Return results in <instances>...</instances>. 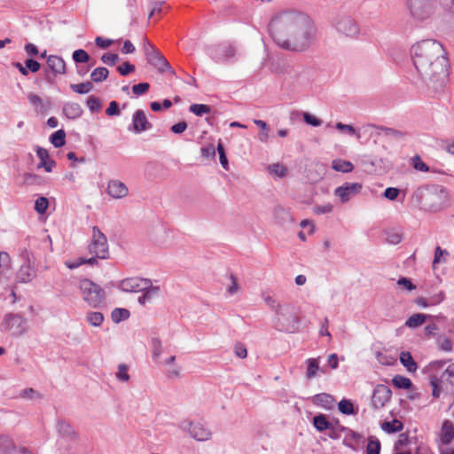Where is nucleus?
<instances>
[{
	"mask_svg": "<svg viewBox=\"0 0 454 454\" xmlns=\"http://www.w3.org/2000/svg\"><path fill=\"white\" fill-rule=\"evenodd\" d=\"M72 58L76 64H84L90 61V56L82 49L75 50L73 52Z\"/></svg>",
	"mask_w": 454,
	"mask_h": 454,
	"instance_id": "obj_45",
	"label": "nucleus"
},
{
	"mask_svg": "<svg viewBox=\"0 0 454 454\" xmlns=\"http://www.w3.org/2000/svg\"><path fill=\"white\" fill-rule=\"evenodd\" d=\"M152 128L153 125L150 121H148L143 110L138 109L134 112L132 115L131 127L129 128V130H131L137 134H140L144 131L151 129Z\"/></svg>",
	"mask_w": 454,
	"mask_h": 454,
	"instance_id": "obj_14",
	"label": "nucleus"
},
{
	"mask_svg": "<svg viewBox=\"0 0 454 454\" xmlns=\"http://www.w3.org/2000/svg\"><path fill=\"white\" fill-rule=\"evenodd\" d=\"M143 50L145 56V59H149L158 51H160L152 43H150L147 39L144 40Z\"/></svg>",
	"mask_w": 454,
	"mask_h": 454,
	"instance_id": "obj_56",
	"label": "nucleus"
},
{
	"mask_svg": "<svg viewBox=\"0 0 454 454\" xmlns=\"http://www.w3.org/2000/svg\"><path fill=\"white\" fill-rule=\"evenodd\" d=\"M49 207V200L44 196L38 197L35 201V210L39 215H43L46 213Z\"/></svg>",
	"mask_w": 454,
	"mask_h": 454,
	"instance_id": "obj_48",
	"label": "nucleus"
},
{
	"mask_svg": "<svg viewBox=\"0 0 454 454\" xmlns=\"http://www.w3.org/2000/svg\"><path fill=\"white\" fill-rule=\"evenodd\" d=\"M87 322L95 327H98L104 321V315L98 311H90L86 315Z\"/></svg>",
	"mask_w": 454,
	"mask_h": 454,
	"instance_id": "obj_42",
	"label": "nucleus"
},
{
	"mask_svg": "<svg viewBox=\"0 0 454 454\" xmlns=\"http://www.w3.org/2000/svg\"><path fill=\"white\" fill-rule=\"evenodd\" d=\"M107 193L114 199H122L129 193L126 184L119 180H111L107 185Z\"/></svg>",
	"mask_w": 454,
	"mask_h": 454,
	"instance_id": "obj_18",
	"label": "nucleus"
},
{
	"mask_svg": "<svg viewBox=\"0 0 454 454\" xmlns=\"http://www.w3.org/2000/svg\"><path fill=\"white\" fill-rule=\"evenodd\" d=\"M385 234H386V241L391 245H397L403 239L402 234L398 231H395V230L386 231Z\"/></svg>",
	"mask_w": 454,
	"mask_h": 454,
	"instance_id": "obj_51",
	"label": "nucleus"
},
{
	"mask_svg": "<svg viewBox=\"0 0 454 454\" xmlns=\"http://www.w3.org/2000/svg\"><path fill=\"white\" fill-rule=\"evenodd\" d=\"M443 380L442 377H437L435 375H430L429 383L432 387V396L435 399H438L442 392V383Z\"/></svg>",
	"mask_w": 454,
	"mask_h": 454,
	"instance_id": "obj_31",
	"label": "nucleus"
},
{
	"mask_svg": "<svg viewBox=\"0 0 454 454\" xmlns=\"http://www.w3.org/2000/svg\"><path fill=\"white\" fill-rule=\"evenodd\" d=\"M273 215H274L275 220L279 224H286L288 223H292L294 221L289 209H286L280 206H278L274 208Z\"/></svg>",
	"mask_w": 454,
	"mask_h": 454,
	"instance_id": "obj_23",
	"label": "nucleus"
},
{
	"mask_svg": "<svg viewBox=\"0 0 454 454\" xmlns=\"http://www.w3.org/2000/svg\"><path fill=\"white\" fill-rule=\"evenodd\" d=\"M268 29L273 41L290 51H304L317 39V27L310 17L294 10L274 16Z\"/></svg>",
	"mask_w": 454,
	"mask_h": 454,
	"instance_id": "obj_1",
	"label": "nucleus"
},
{
	"mask_svg": "<svg viewBox=\"0 0 454 454\" xmlns=\"http://www.w3.org/2000/svg\"><path fill=\"white\" fill-rule=\"evenodd\" d=\"M334 402L333 396L327 393H320L313 396V403L325 409H331Z\"/></svg>",
	"mask_w": 454,
	"mask_h": 454,
	"instance_id": "obj_25",
	"label": "nucleus"
},
{
	"mask_svg": "<svg viewBox=\"0 0 454 454\" xmlns=\"http://www.w3.org/2000/svg\"><path fill=\"white\" fill-rule=\"evenodd\" d=\"M27 98L33 106H40V108H39L40 113H45L51 107L50 101L47 100L46 102H43V99L38 95L31 93L28 95Z\"/></svg>",
	"mask_w": 454,
	"mask_h": 454,
	"instance_id": "obj_36",
	"label": "nucleus"
},
{
	"mask_svg": "<svg viewBox=\"0 0 454 454\" xmlns=\"http://www.w3.org/2000/svg\"><path fill=\"white\" fill-rule=\"evenodd\" d=\"M269 169L270 170L271 173L275 174L279 177H284L287 174L286 168L279 163L270 165L269 167Z\"/></svg>",
	"mask_w": 454,
	"mask_h": 454,
	"instance_id": "obj_60",
	"label": "nucleus"
},
{
	"mask_svg": "<svg viewBox=\"0 0 454 454\" xmlns=\"http://www.w3.org/2000/svg\"><path fill=\"white\" fill-rule=\"evenodd\" d=\"M392 384L393 386L397 389H411L412 387V381L404 376L402 375H395L392 379Z\"/></svg>",
	"mask_w": 454,
	"mask_h": 454,
	"instance_id": "obj_34",
	"label": "nucleus"
},
{
	"mask_svg": "<svg viewBox=\"0 0 454 454\" xmlns=\"http://www.w3.org/2000/svg\"><path fill=\"white\" fill-rule=\"evenodd\" d=\"M334 26L338 32L347 36H355L359 32L356 22L349 16L339 15L335 19Z\"/></svg>",
	"mask_w": 454,
	"mask_h": 454,
	"instance_id": "obj_9",
	"label": "nucleus"
},
{
	"mask_svg": "<svg viewBox=\"0 0 454 454\" xmlns=\"http://www.w3.org/2000/svg\"><path fill=\"white\" fill-rule=\"evenodd\" d=\"M26 319L20 314L8 313L1 325L2 331H10L13 335H21L26 331Z\"/></svg>",
	"mask_w": 454,
	"mask_h": 454,
	"instance_id": "obj_7",
	"label": "nucleus"
},
{
	"mask_svg": "<svg viewBox=\"0 0 454 454\" xmlns=\"http://www.w3.org/2000/svg\"><path fill=\"white\" fill-rule=\"evenodd\" d=\"M51 143L56 148L62 147L66 144V132L64 129H59L53 132L50 137Z\"/></svg>",
	"mask_w": 454,
	"mask_h": 454,
	"instance_id": "obj_39",
	"label": "nucleus"
},
{
	"mask_svg": "<svg viewBox=\"0 0 454 454\" xmlns=\"http://www.w3.org/2000/svg\"><path fill=\"white\" fill-rule=\"evenodd\" d=\"M392 396L391 389L383 384H378L372 392V405L373 409L379 410L389 402Z\"/></svg>",
	"mask_w": 454,
	"mask_h": 454,
	"instance_id": "obj_11",
	"label": "nucleus"
},
{
	"mask_svg": "<svg viewBox=\"0 0 454 454\" xmlns=\"http://www.w3.org/2000/svg\"><path fill=\"white\" fill-rule=\"evenodd\" d=\"M58 432L63 435L67 437L74 436L75 433L73 430L72 427L64 420H59L57 424Z\"/></svg>",
	"mask_w": 454,
	"mask_h": 454,
	"instance_id": "obj_46",
	"label": "nucleus"
},
{
	"mask_svg": "<svg viewBox=\"0 0 454 454\" xmlns=\"http://www.w3.org/2000/svg\"><path fill=\"white\" fill-rule=\"evenodd\" d=\"M150 89V83L148 82H139L132 86V91L137 96H141L145 94Z\"/></svg>",
	"mask_w": 454,
	"mask_h": 454,
	"instance_id": "obj_62",
	"label": "nucleus"
},
{
	"mask_svg": "<svg viewBox=\"0 0 454 454\" xmlns=\"http://www.w3.org/2000/svg\"><path fill=\"white\" fill-rule=\"evenodd\" d=\"M151 286V279L143 278H128L120 284V288L127 293H138Z\"/></svg>",
	"mask_w": 454,
	"mask_h": 454,
	"instance_id": "obj_10",
	"label": "nucleus"
},
{
	"mask_svg": "<svg viewBox=\"0 0 454 454\" xmlns=\"http://www.w3.org/2000/svg\"><path fill=\"white\" fill-rule=\"evenodd\" d=\"M411 14L418 20L429 18L434 10V0H407Z\"/></svg>",
	"mask_w": 454,
	"mask_h": 454,
	"instance_id": "obj_6",
	"label": "nucleus"
},
{
	"mask_svg": "<svg viewBox=\"0 0 454 454\" xmlns=\"http://www.w3.org/2000/svg\"><path fill=\"white\" fill-rule=\"evenodd\" d=\"M146 60L151 66L155 67L160 74H163L168 71L172 74H176L175 70L172 68L167 59L161 54L160 51H158Z\"/></svg>",
	"mask_w": 454,
	"mask_h": 454,
	"instance_id": "obj_16",
	"label": "nucleus"
},
{
	"mask_svg": "<svg viewBox=\"0 0 454 454\" xmlns=\"http://www.w3.org/2000/svg\"><path fill=\"white\" fill-rule=\"evenodd\" d=\"M381 449L380 442L375 436H370L366 446V454H380Z\"/></svg>",
	"mask_w": 454,
	"mask_h": 454,
	"instance_id": "obj_44",
	"label": "nucleus"
},
{
	"mask_svg": "<svg viewBox=\"0 0 454 454\" xmlns=\"http://www.w3.org/2000/svg\"><path fill=\"white\" fill-rule=\"evenodd\" d=\"M332 168L338 172L349 173L353 170L354 166L348 160L337 159L333 160Z\"/></svg>",
	"mask_w": 454,
	"mask_h": 454,
	"instance_id": "obj_32",
	"label": "nucleus"
},
{
	"mask_svg": "<svg viewBox=\"0 0 454 454\" xmlns=\"http://www.w3.org/2000/svg\"><path fill=\"white\" fill-rule=\"evenodd\" d=\"M116 378L120 381H128L129 380V375L128 373V366L124 364H121L118 366V372L116 373Z\"/></svg>",
	"mask_w": 454,
	"mask_h": 454,
	"instance_id": "obj_64",
	"label": "nucleus"
},
{
	"mask_svg": "<svg viewBox=\"0 0 454 454\" xmlns=\"http://www.w3.org/2000/svg\"><path fill=\"white\" fill-rule=\"evenodd\" d=\"M119 60V55L107 52L101 56V61L108 66H114Z\"/></svg>",
	"mask_w": 454,
	"mask_h": 454,
	"instance_id": "obj_59",
	"label": "nucleus"
},
{
	"mask_svg": "<svg viewBox=\"0 0 454 454\" xmlns=\"http://www.w3.org/2000/svg\"><path fill=\"white\" fill-rule=\"evenodd\" d=\"M400 363L407 369L409 372H415L418 369L417 363L408 351H403L400 355Z\"/></svg>",
	"mask_w": 454,
	"mask_h": 454,
	"instance_id": "obj_29",
	"label": "nucleus"
},
{
	"mask_svg": "<svg viewBox=\"0 0 454 454\" xmlns=\"http://www.w3.org/2000/svg\"><path fill=\"white\" fill-rule=\"evenodd\" d=\"M94 86H93V83L92 82H82V83H77V84H74V83H72L70 84V89L75 92V93H78V94H87L89 93L90 91H91L93 90Z\"/></svg>",
	"mask_w": 454,
	"mask_h": 454,
	"instance_id": "obj_43",
	"label": "nucleus"
},
{
	"mask_svg": "<svg viewBox=\"0 0 454 454\" xmlns=\"http://www.w3.org/2000/svg\"><path fill=\"white\" fill-rule=\"evenodd\" d=\"M11 270V257L7 252H0V278H8Z\"/></svg>",
	"mask_w": 454,
	"mask_h": 454,
	"instance_id": "obj_30",
	"label": "nucleus"
},
{
	"mask_svg": "<svg viewBox=\"0 0 454 454\" xmlns=\"http://www.w3.org/2000/svg\"><path fill=\"white\" fill-rule=\"evenodd\" d=\"M441 377L443 382L447 384L446 390L454 395V363L445 369Z\"/></svg>",
	"mask_w": 454,
	"mask_h": 454,
	"instance_id": "obj_26",
	"label": "nucleus"
},
{
	"mask_svg": "<svg viewBox=\"0 0 454 454\" xmlns=\"http://www.w3.org/2000/svg\"><path fill=\"white\" fill-rule=\"evenodd\" d=\"M254 124L256 126H258L259 128L262 129V131H260L259 133V139L262 141V142H266L268 137H269V126L268 124L264 121H262V120H254Z\"/></svg>",
	"mask_w": 454,
	"mask_h": 454,
	"instance_id": "obj_54",
	"label": "nucleus"
},
{
	"mask_svg": "<svg viewBox=\"0 0 454 454\" xmlns=\"http://www.w3.org/2000/svg\"><path fill=\"white\" fill-rule=\"evenodd\" d=\"M264 301L270 307V309L276 312L277 315H284L282 312V306L274 298L271 296H267L264 298Z\"/></svg>",
	"mask_w": 454,
	"mask_h": 454,
	"instance_id": "obj_58",
	"label": "nucleus"
},
{
	"mask_svg": "<svg viewBox=\"0 0 454 454\" xmlns=\"http://www.w3.org/2000/svg\"><path fill=\"white\" fill-rule=\"evenodd\" d=\"M307 372L306 377L310 380L317 375V372L320 370L318 358H309L306 360Z\"/></svg>",
	"mask_w": 454,
	"mask_h": 454,
	"instance_id": "obj_38",
	"label": "nucleus"
},
{
	"mask_svg": "<svg viewBox=\"0 0 454 454\" xmlns=\"http://www.w3.org/2000/svg\"><path fill=\"white\" fill-rule=\"evenodd\" d=\"M34 266L35 263H23L17 273L18 280L22 283L30 282L36 275Z\"/></svg>",
	"mask_w": 454,
	"mask_h": 454,
	"instance_id": "obj_21",
	"label": "nucleus"
},
{
	"mask_svg": "<svg viewBox=\"0 0 454 454\" xmlns=\"http://www.w3.org/2000/svg\"><path fill=\"white\" fill-rule=\"evenodd\" d=\"M79 286L83 294V300L90 307L100 308L106 303V293L98 284L84 278L80 281Z\"/></svg>",
	"mask_w": 454,
	"mask_h": 454,
	"instance_id": "obj_4",
	"label": "nucleus"
},
{
	"mask_svg": "<svg viewBox=\"0 0 454 454\" xmlns=\"http://www.w3.org/2000/svg\"><path fill=\"white\" fill-rule=\"evenodd\" d=\"M411 56L428 90L434 94L443 91L450 74L443 46L436 40H422L411 46Z\"/></svg>",
	"mask_w": 454,
	"mask_h": 454,
	"instance_id": "obj_2",
	"label": "nucleus"
},
{
	"mask_svg": "<svg viewBox=\"0 0 454 454\" xmlns=\"http://www.w3.org/2000/svg\"><path fill=\"white\" fill-rule=\"evenodd\" d=\"M152 347H153V357L154 359H158L162 352V345L161 341L159 338L152 339Z\"/></svg>",
	"mask_w": 454,
	"mask_h": 454,
	"instance_id": "obj_61",
	"label": "nucleus"
},
{
	"mask_svg": "<svg viewBox=\"0 0 454 454\" xmlns=\"http://www.w3.org/2000/svg\"><path fill=\"white\" fill-rule=\"evenodd\" d=\"M312 424L317 431L322 433L333 427V423L327 419L326 415L323 413L317 414L313 417Z\"/></svg>",
	"mask_w": 454,
	"mask_h": 454,
	"instance_id": "obj_24",
	"label": "nucleus"
},
{
	"mask_svg": "<svg viewBox=\"0 0 454 454\" xmlns=\"http://www.w3.org/2000/svg\"><path fill=\"white\" fill-rule=\"evenodd\" d=\"M106 114L107 116H118L121 114L120 106L117 101H111L109 103L108 107L106 110Z\"/></svg>",
	"mask_w": 454,
	"mask_h": 454,
	"instance_id": "obj_63",
	"label": "nucleus"
},
{
	"mask_svg": "<svg viewBox=\"0 0 454 454\" xmlns=\"http://www.w3.org/2000/svg\"><path fill=\"white\" fill-rule=\"evenodd\" d=\"M440 439L442 444L448 445L454 439V425L451 421L446 419L442 425Z\"/></svg>",
	"mask_w": 454,
	"mask_h": 454,
	"instance_id": "obj_22",
	"label": "nucleus"
},
{
	"mask_svg": "<svg viewBox=\"0 0 454 454\" xmlns=\"http://www.w3.org/2000/svg\"><path fill=\"white\" fill-rule=\"evenodd\" d=\"M48 67L52 71L53 74H66V62L65 60L57 55H50L47 58Z\"/></svg>",
	"mask_w": 454,
	"mask_h": 454,
	"instance_id": "obj_19",
	"label": "nucleus"
},
{
	"mask_svg": "<svg viewBox=\"0 0 454 454\" xmlns=\"http://www.w3.org/2000/svg\"><path fill=\"white\" fill-rule=\"evenodd\" d=\"M420 208L427 211H438L447 202V191L440 185L419 187L412 195Z\"/></svg>",
	"mask_w": 454,
	"mask_h": 454,
	"instance_id": "obj_3",
	"label": "nucleus"
},
{
	"mask_svg": "<svg viewBox=\"0 0 454 454\" xmlns=\"http://www.w3.org/2000/svg\"><path fill=\"white\" fill-rule=\"evenodd\" d=\"M35 152L40 162L37 165L38 168H44L46 172H51L56 166V161L50 158L49 153L46 149L36 145Z\"/></svg>",
	"mask_w": 454,
	"mask_h": 454,
	"instance_id": "obj_17",
	"label": "nucleus"
},
{
	"mask_svg": "<svg viewBox=\"0 0 454 454\" xmlns=\"http://www.w3.org/2000/svg\"><path fill=\"white\" fill-rule=\"evenodd\" d=\"M92 240L89 246L90 253L95 254L99 259L108 258V243L106 235L99 230L98 226H94L92 228Z\"/></svg>",
	"mask_w": 454,
	"mask_h": 454,
	"instance_id": "obj_5",
	"label": "nucleus"
},
{
	"mask_svg": "<svg viewBox=\"0 0 454 454\" xmlns=\"http://www.w3.org/2000/svg\"><path fill=\"white\" fill-rule=\"evenodd\" d=\"M83 110L82 106L75 102H67L62 108V114L67 119L74 120L82 116Z\"/></svg>",
	"mask_w": 454,
	"mask_h": 454,
	"instance_id": "obj_20",
	"label": "nucleus"
},
{
	"mask_svg": "<svg viewBox=\"0 0 454 454\" xmlns=\"http://www.w3.org/2000/svg\"><path fill=\"white\" fill-rule=\"evenodd\" d=\"M432 316L422 314V313H416L412 316H411L405 322V325L409 328H416L420 325H422L427 319L431 318Z\"/></svg>",
	"mask_w": 454,
	"mask_h": 454,
	"instance_id": "obj_28",
	"label": "nucleus"
},
{
	"mask_svg": "<svg viewBox=\"0 0 454 454\" xmlns=\"http://www.w3.org/2000/svg\"><path fill=\"white\" fill-rule=\"evenodd\" d=\"M362 438L363 436L359 433L350 429L343 440V444L348 448L355 449L353 443H359Z\"/></svg>",
	"mask_w": 454,
	"mask_h": 454,
	"instance_id": "obj_40",
	"label": "nucleus"
},
{
	"mask_svg": "<svg viewBox=\"0 0 454 454\" xmlns=\"http://www.w3.org/2000/svg\"><path fill=\"white\" fill-rule=\"evenodd\" d=\"M129 316V311L127 309L122 308H115L111 313L112 320L115 324H119L120 322L128 319Z\"/></svg>",
	"mask_w": 454,
	"mask_h": 454,
	"instance_id": "obj_41",
	"label": "nucleus"
},
{
	"mask_svg": "<svg viewBox=\"0 0 454 454\" xmlns=\"http://www.w3.org/2000/svg\"><path fill=\"white\" fill-rule=\"evenodd\" d=\"M0 454H31V452L26 447L16 445L11 437L0 435Z\"/></svg>",
	"mask_w": 454,
	"mask_h": 454,
	"instance_id": "obj_15",
	"label": "nucleus"
},
{
	"mask_svg": "<svg viewBox=\"0 0 454 454\" xmlns=\"http://www.w3.org/2000/svg\"><path fill=\"white\" fill-rule=\"evenodd\" d=\"M216 150H217V153L219 155L220 164L225 170H228L229 169V161L227 159L224 146H223V143L221 142V140L218 142Z\"/></svg>",
	"mask_w": 454,
	"mask_h": 454,
	"instance_id": "obj_52",
	"label": "nucleus"
},
{
	"mask_svg": "<svg viewBox=\"0 0 454 454\" xmlns=\"http://www.w3.org/2000/svg\"><path fill=\"white\" fill-rule=\"evenodd\" d=\"M381 428L387 434L401 432L403 429V424L397 419L392 421H385L381 425Z\"/></svg>",
	"mask_w": 454,
	"mask_h": 454,
	"instance_id": "obj_33",
	"label": "nucleus"
},
{
	"mask_svg": "<svg viewBox=\"0 0 454 454\" xmlns=\"http://www.w3.org/2000/svg\"><path fill=\"white\" fill-rule=\"evenodd\" d=\"M20 397L23 399H43V395L33 387H27L20 391Z\"/></svg>",
	"mask_w": 454,
	"mask_h": 454,
	"instance_id": "obj_49",
	"label": "nucleus"
},
{
	"mask_svg": "<svg viewBox=\"0 0 454 454\" xmlns=\"http://www.w3.org/2000/svg\"><path fill=\"white\" fill-rule=\"evenodd\" d=\"M361 190L362 184L360 183H344L335 189L334 194L340 198L341 202L345 203L358 194Z\"/></svg>",
	"mask_w": 454,
	"mask_h": 454,
	"instance_id": "obj_13",
	"label": "nucleus"
},
{
	"mask_svg": "<svg viewBox=\"0 0 454 454\" xmlns=\"http://www.w3.org/2000/svg\"><path fill=\"white\" fill-rule=\"evenodd\" d=\"M86 105L91 113L98 112L102 106L100 99L93 95L87 98Z\"/></svg>",
	"mask_w": 454,
	"mask_h": 454,
	"instance_id": "obj_53",
	"label": "nucleus"
},
{
	"mask_svg": "<svg viewBox=\"0 0 454 454\" xmlns=\"http://www.w3.org/2000/svg\"><path fill=\"white\" fill-rule=\"evenodd\" d=\"M109 75V70L106 67H99L95 68L90 74V79L94 82H102Z\"/></svg>",
	"mask_w": 454,
	"mask_h": 454,
	"instance_id": "obj_37",
	"label": "nucleus"
},
{
	"mask_svg": "<svg viewBox=\"0 0 454 454\" xmlns=\"http://www.w3.org/2000/svg\"><path fill=\"white\" fill-rule=\"evenodd\" d=\"M338 409L344 415H356L358 412V407H356L351 400L346 398L339 402Z\"/></svg>",
	"mask_w": 454,
	"mask_h": 454,
	"instance_id": "obj_27",
	"label": "nucleus"
},
{
	"mask_svg": "<svg viewBox=\"0 0 454 454\" xmlns=\"http://www.w3.org/2000/svg\"><path fill=\"white\" fill-rule=\"evenodd\" d=\"M136 67L129 61H125L117 67L118 73L122 76L129 75V74L133 73Z\"/></svg>",
	"mask_w": 454,
	"mask_h": 454,
	"instance_id": "obj_55",
	"label": "nucleus"
},
{
	"mask_svg": "<svg viewBox=\"0 0 454 454\" xmlns=\"http://www.w3.org/2000/svg\"><path fill=\"white\" fill-rule=\"evenodd\" d=\"M189 110L197 116H202L209 114L211 112V107L205 104H192L190 106Z\"/></svg>",
	"mask_w": 454,
	"mask_h": 454,
	"instance_id": "obj_47",
	"label": "nucleus"
},
{
	"mask_svg": "<svg viewBox=\"0 0 454 454\" xmlns=\"http://www.w3.org/2000/svg\"><path fill=\"white\" fill-rule=\"evenodd\" d=\"M236 54V47L234 44L224 42L215 47L210 53L211 58L215 62H224L233 58Z\"/></svg>",
	"mask_w": 454,
	"mask_h": 454,
	"instance_id": "obj_12",
	"label": "nucleus"
},
{
	"mask_svg": "<svg viewBox=\"0 0 454 454\" xmlns=\"http://www.w3.org/2000/svg\"><path fill=\"white\" fill-rule=\"evenodd\" d=\"M181 427L188 430L190 436L200 442L207 441L212 436L210 429L200 422L184 421Z\"/></svg>",
	"mask_w": 454,
	"mask_h": 454,
	"instance_id": "obj_8",
	"label": "nucleus"
},
{
	"mask_svg": "<svg viewBox=\"0 0 454 454\" xmlns=\"http://www.w3.org/2000/svg\"><path fill=\"white\" fill-rule=\"evenodd\" d=\"M379 129L383 132L384 136L396 140L402 139L406 135L404 132L392 128L380 127Z\"/></svg>",
	"mask_w": 454,
	"mask_h": 454,
	"instance_id": "obj_50",
	"label": "nucleus"
},
{
	"mask_svg": "<svg viewBox=\"0 0 454 454\" xmlns=\"http://www.w3.org/2000/svg\"><path fill=\"white\" fill-rule=\"evenodd\" d=\"M412 166L416 170H419L421 172H427L429 170V167L421 160L419 155H415L411 159Z\"/></svg>",
	"mask_w": 454,
	"mask_h": 454,
	"instance_id": "obj_57",
	"label": "nucleus"
},
{
	"mask_svg": "<svg viewBox=\"0 0 454 454\" xmlns=\"http://www.w3.org/2000/svg\"><path fill=\"white\" fill-rule=\"evenodd\" d=\"M23 176H24V184L26 185L42 186L46 184V179L43 176H41L36 174L25 173Z\"/></svg>",
	"mask_w": 454,
	"mask_h": 454,
	"instance_id": "obj_35",
	"label": "nucleus"
}]
</instances>
